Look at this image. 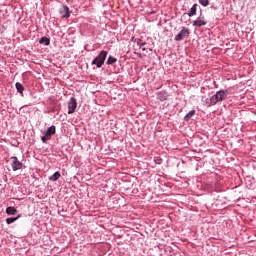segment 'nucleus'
<instances>
[{
    "mask_svg": "<svg viewBox=\"0 0 256 256\" xmlns=\"http://www.w3.org/2000/svg\"><path fill=\"white\" fill-rule=\"evenodd\" d=\"M227 95H229V91L220 90L210 99H206V105H208V107H213V105H217L219 101H225V99H227Z\"/></svg>",
    "mask_w": 256,
    "mask_h": 256,
    "instance_id": "obj_1",
    "label": "nucleus"
},
{
    "mask_svg": "<svg viewBox=\"0 0 256 256\" xmlns=\"http://www.w3.org/2000/svg\"><path fill=\"white\" fill-rule=\"evenodd\" d=\"M107 59V51L102 50L98 56L92 61V65H96L98 69L103 67L105 60Z\"/></svg>",
    "mask_w": 256,
    "mask_h": 256,
    "instance_id": "obj_2",
    "label": "nucleus"
},
{
    "mask_svg": "<svg viewBox=\"0 0 256 256\" xmlns=\"http://www.w3.org/2000/svg\"><path fill=\"white\" fill-rule=\"evenodd\" d=\"M57 132V129L55 128V126H50L46 132L45 135L41 137V141L44 143H47V141H50L51 137H53V135H55V133Z\"/></svg>",
    "mask_w": 256,
    "mask_h": 256,
    "instance_id": "obj_3",
    "label": "nucleus"
},
{
    "mask_svg": "<svg viewBox=\"0 0 256 256\" xmlns=\"http://www.w3.org/2000/svg\"><path fill=\"white\" fill-rule=\"evenodd\" d=\"M10 164L13 171H19V169H23V163L19 161V159L15 156L10 158Z\"/></svg>",
    "mask_w": 256,
    "mask_h": 256,
    "instance_id": "obj_4",
    "label": "nucleus"
},
{
    "mask_svg": "<svg viewBox=\"0 0 256 256\" xmlns=\"http://www.w3.org/2000/svg\"><path fill=\"white\" fill-rule=\"evenodd\" d=\"M189 28H183L174 38L175 41H183L189 35Z\"/></svg>",
    "mask_w": 256,
    "mask_h": 256,
    "instance_id": "obj_5",
    "label": "nucleus"
},
{
    "mask_svg": "<svg viewBox=\"0 0 256 256\" xmlns=\"http://www.w3.org/2000/svg\"><path fill=\"white\" fill-rule=\"evenodd\" d=\"M77 109V99L72 97L68 102V115L73 114V112Z\"/></svg>",
    "mask_w": 256,
    "mask_h": 256,
    "instance_id": "obj_6",
    "label": "nucleus"
},
{
    "mask_svg": "<svg viewBox=\"0 0 256 256\" xmlns=\"http://www.w3.org/2000/svg\"><path fill=\"white\" fill-rule=\"evenodd\" d=\"M204 25H207V21H205V18H203V17H198V18L193 22V26H194V27H204Z\"/></svg>",
    "mask_w": 256,
    "mask_h": 256,
    "instance_id": "obj_7",
    "label": "nucleus"
},
{
    "mask_svg": "<svg viewBox=\"0 0 256 256\" xmlns=\"http://www.w3.org/2000/svg\"><path fill=\"white\" fill-rule=\"evenodd\" d=\"M60 14L62 15V17H65L66 19H68V17H70L69 7L68 6H62V8H60Z\"/></svg>",
    "mask_w": 256,
    "mask_h": 256,
    "instance_id": "obj_8",
    "label": "nucleus"
},
{
    "mask_svg": "<svg viewBox=\"0 0 256 256\" xmlns=\"http://www.w3.org/2000/svg\"><path fill=\"white\" fill-rule=\"evenodd\" d=\"M195 15H197V4H194L188 12V17H193Z\"/></svg>",
    "mask_w": 256,
    "mask_h": 256,
    "instance_id": "obj_9",
    "label": "nucleus"
},
{
    "mask_svg": "<svg viewBox=\"0 0 256 256\" xmlns=\"http://www.w3.org/2000/svg\"><path fill=\"white\" fill-rule=\"evenodd\" d=\"M6 213H7V215H16L17 210H16L15 207L9 206V207L6 208Z\"/></svg>",
    "mask_w": 256,
    "mask_h": 256,
    "instance_id": "obj_10",
    "label": "nucleus"
},
{
    "mask_svg": "<svg viewBox=\"0 0 256 256\" xmlns=\"http://www.w3.org/2000/svg\"><path fill=\"white\" fill-rule=\"evenodd\" d=\"M39 43H40V45H50L51 40L49 38H47V37H42L39 40Z\"/></svg>",
    "mask_w": 256,
    "mask_h": 256,
    "instance_id": "obj_11",
    "label": "nucleus"
},
{
    "mask_svg": "<svg viewBox=\"0 0 256 256\" xmlns=\"http://www.w3.org/2000/svg\"><path fill=\"white\" fill-rule=\"evenodd\" d=\"M61 177V173L55 172L52 176L49 177V181H57Z\"/></svg>",
    "mask_w": 256,
    "mask_h": 256,
    "instance_id": "obj_12",
    "label": "nucleus"
},
{
    "mask_svg": "<svg viewBox=\"0 0 256 256\" xmlns=\"http://www.w3.org/2000/svg\"><path fill=\"white\" fill-rule=\"evenodd\" d=\"M106 63H107V65H113V63H117V58H115L113 56H109Z\"/></svg>",
    "mask_w": 256,
    "mask_h": 256,
    "instance_id": "obj_13",
    "label": "nucleus"
},
{
    "mask_svg": "<svg viewBox=\"0 0 256 256\" xmlns=\"http://www.w3.org/2000/svg\"><path fill=\"white\" fill-rule=\"evenodd\" d=\"M193 115H195V110H191L190 112H188L184 117L185 121H189V119H191Z\"/></svg>",
    "mask_w": 256,
    "mask_h": 256,
    "instance_id": "obj_14",
    "label": "nucleus"
},
{
    "mask_svg": "<svg viewBox=\"0 0 256 256\" xmlns=\"http://www.w3.org/2000/svg\"><path fill=\"white\" fill-rule=\"evenodd\" d=\"M19 217H20V216L7 218V219H6L7 225H11V223H15V221H17V219H19Z\"/></svg>",
    "mask_w": 256,
    "mask_h": 256,
    "instance_id": "obj_15",
    "label": "nucleus"
},
{
    "mask_svg": "<svg viewBox=\"0 0 256 256\" xmlns=\"http://www.w3.org/2000/svg\"><path fill=\"white\" fill-rule=\"evenodd\" d=\"M16 89H17L18 93H23V91H24L23 85H21V83H19V82L16 83Z\"/></svg>",
    "mask_w": 256,
    "mask_h": 256,
    "instance_id": "obj_16",
    "label": "nucleus"
},
{
    "mask_svg": "<svg viewBox=\"0 0 256 256\" xmlns=\"http://www.w3.org/2000/svg\"><path fill=\"white\" fill-rule=\"evenodd\" d=\"M198 2L200 3V5H202V7L209 6V0H198Z\"/></svg>",
    "mask_w": 256,
    "mask_h": 256,
    "instance_id": "obj_17",
    "label": "nucleus"
},
{
    "mask_svg": "<svg viewBox=\"0 0 256 256\" xmlns=\"http://www.w3.org/2000/svg\"><path fill=\"white\" fill-rule=\"evenodd\" d=\"M140 49H142V51H145V47H143V45L140 46Z\"/></svg>",
    "mask_w": 256,
    "mask_h": 256,
    "instance_id": "obj_18",
    "label": "nucleus"
}]
</instances>
